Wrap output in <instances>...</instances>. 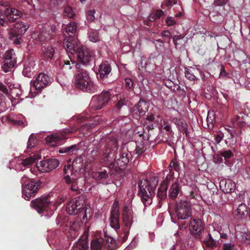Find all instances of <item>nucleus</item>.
Segmentation results:
<instances>
[{"label": "nucleus", "mask_w": 250, "mask_h": 250, "mask_svg": "<svg viewBox=\"0 0 250 250\" xmlns=\"http://www.w3.org/2000/svg\"><path fill=\"white\" fill-rule=\"evenodd\" d=\"M101 121V118L99 116H96L87 122L83 118L80 121V124L77 127H74L71 129H66L60 134H55L48 136L46 138V141L51 146L60 145L63 143L64 140L67 138L66 135L67 133H72L77 130L81 132H84L85 130L93 128L95 125L99 124Z\"/></svg>", "instance_id": "f257e3e1"}, {"label": "nucleus", "mask_w": 250, "mask_h": 250, "mask_svg": "<svg viewBox=\"0 0 250 250\" xmlns=\"http://www.w3.org/2000/svg\"><path fill=\"white\" fill-rule=\"evenodd\" d=\"M100 151L102 153L101 163L109 168L113 167V162L116 159L115 155L118 148V141L113 137L106 138L99 144Z\"/></svg>", "instance_id": "f03ea898"}, {"label": "nucleus", "mask_w": 250, "mask_h": 250, "mask_svg": "<svg viewBox=\"0 0 250 250\" xmlns=\"http://www.w3.org/2000/svg\"><path fill=\"white\" fill-rule=\"evenodd\" d=\"M158 184V178L152 176L143 179L138 184L139 195L145 206L150 205L152 202V196Z\"/></svg>", "instance_id": "7ed1b4c3"}, {"label": "nucleus", "mask_w": 250, "mask_h": 250, "mask_svg": "<svg viewBox=\"0 0 250 250\" xmlns=\"http://www.w3.org/2000/svg\"><path fill=\"white\" fill-rule=\"evenodd\" d=\"M76 68L78 73L75 76V84L76 87L83 91L90 93H95L98 91V87L91 80L87 72L81 68V65L77 63Z\"/></svg>", "instance_id": "20e7f679"}, {"label": "nucleus", "mask_w": 250, "mask_h": 250, "mask_svg": "<svg viewBox=\"0 0 250 250\" xmlns=\"http://www.w3.org/2000/svg\"><path fill=\"white\" fill-rule=\"evenodd\" d=\"M85 197L80 196L70 200L67 204L66 210L68 214L75 215L77 214L83 215V219L87 220V213L90 212V208H85ZM90 218V215L88 216Z\"/></svg>", "instance_id": "39448f33"}, {"label": "nucleus", "mask_w": 250, "mask_h": 250, "mask_svg": "<svg viewBox=\"0 0 250 250\" xmlns=\"http://www.w3.org/2000/svg\"><path fill=\"white\" fill-rule=\"evenodd\" d=\"M21 183L22 185V197L26 200H29L37 194L42 184L40 180L30 179L25 175L21 177Z\"/></svg>", "instance_id": "423d86ee"}, {"label": "nucleus", "mask_w": 250, "mask_h": 250, "mask_svg": "<svg viewBox=\"0 0 250 250\" xmlns=\"http://www.w3.org/2000/svg\"><path fill=\"white\" fill-rule=\"evenodd\" d=\"M21 12L13 7L0 9V27L6 28L8 29L10 24L21 18Z\"/></svg>", "instance_id": "0eeeda50"}, {"label": "nucleus", "mask_w": 250, "mask_h": 250, "mask_svg": "<svg viewBox=\"0 0 250 250\" xmlns=\"http://www.w3.org/2000/svg\"><path fill=\"white\" fill-rule=\"evenodd\" d=\"M52 201L50 194L42 195L31 202L30 206L34 208L38 213L42 214L51 210Z\"/></svg>", "instance_id": "6e6552de"}, {"label": "nucleus", "mask_w": 250, "mask_h": 250, "mask_svg": "<svg viewBox=\"0 0 250 250\" xmlns=\"http://www.w3.org/2000/svg\"><path fill=\"white\" fill-rule=\"evenodd\" d=\"M175 209L178 219L185 220L191 216L190 204L186 200L176 202Z\"/></svg>", "instance_id": "1a4fd4ad"}, {"label": "nucleus", "mask_w": 250, "mask_h": 250, "mask_svg": "<svg viewBox=\"0 0 250 250\" xmlns=\"http://www.w3.org/2000/svg\"><path fill=\"white\" fill-rule=\"evenodd\" d=\"M111 94L109 90L104 91L97 96L93 97L90 106L94 110H99L110 101Z\"/></svg>", "instance_id": "9d476101"}, {"label": "nucleus", "mask_w": 250, "mask_h": 250, "mask_svg": "<svg viewBox=\"0 0 250 250\" xmlns=\"http://www.w3.org/2000/svg\"><path fill=\"white\" fill-rule=\"evenodd\" d=\"M74 56L77 57L80 65L81 63L86 65L93 60L94 52L86 47L81 46Z\"/></svg>", "instance_id": "9b49d317"}, {"label": "nucleus", "mask_w": 250, "mask_h": 250, "mask_svg": "<svg viewBox=\"0 0 250 250\" xmlns=\"http://www.w3.org/2000/svg\"><path fill=\"white\" fill-rule=\"evenodd\" d=\"M3 59L1 68L5 72L11 71L17 63V57L13 49L7 50L4 54Z\"/></svg>", "instance_id": "f8f14e48"}, {"label": "nucleus", "mask_w": 250, "mask_h": 250, "mask_svg": "<svg viewBox=\"0 0 250 250\" xmlns=\"http://www.w3.org/2000/svg\"><path fill=\"white\" fill-rule=\"evenodd\" d=\"M189 229L193 237L196 239H200L204 232L203 224L199 218L192 219L190 221Z\"/></svg>", "instance_id": "ddd939ff"}, {"label": "nucleus", "mask_w": 250, "mask_h": 250, "mask_svg": "<svg viewBox=\"0 0 250 250\" xmlns=\"http://www.w3.org/2000/svg\"><path fill=\"white\" fill-rule=\"evenodd\" d=\"M63 44L67 53L74 56L82 46L72 35H69L64 40Z\"/></svg>", "instance_id": "4468645a"}, {"label": "nucleus", "mask_w": 250, "mask_h": 250, "mask_svg": "<svg viewBox=\"0 0 250 250\" xmlns=\"http://www.w3.org/2000/svg\"><path fill=\"white\" fill-rule=\"evenodd\" d=\"M70 175L66 174L64 177L66 183L69 185L72 191H75L78 194H81L83 188V179L82 178L79 179L71 178Z\"/></svg>", "instance_id": "2eb2a0df"}, {"label": "nucleus", "mask_w": 250, "mask_h": 250, "mask_svg": "<svg viewBox=\"0 0 250 250\" xmlns=\"http://www.w3.org/2000/svg\"><path fill=\"white\" fill-rule=\"evenodd\" d=\"M83 166V159L81 156L76 158L73 161L72 166L68 164L64 166L63 172L64 175H72L74 172L80 171Z\"/></svg>", "instance_id": "dca6fc26"}, {"label": "nucleus", "mask_w": 250, "mask_h": 250, "mask_svg": "<svg viewBox=\"0 0 250 250\" xmlns=\"http://www.w3.org/2000/svg\"><path fill=\"white\" fill-rule=\"evenodd\" d=\"M37 165L39 171L42 172H49L56 168L59 165V162L56 159H49L40 162Z\"/></svg>", "instance_id": "f3484780"}, {"label": "nucleus", "mask_w": 250, "mask_h": 250, "mask_svg": "<svg viewBox=\"0 0 250 250\" xmlns=\"http://www.w3.org/2000/svg\"><path fill=\"white\" fill-rule=\"evenodd\" d=\"M41 156L39 154H34L25 159H19L16 168L20 171L24 170L26 168H28L31 166L35 162L41 159Z\"/></svg>", "instance_id": "a211bd4d"}, {"label": "nucleus", "mask_w": 250, "mask_h": 250, "mask_svg": "<svg viewBox=\"0 0 250 250\" xmlns=\"http://www.w3.org/2000/svg\"><path fill=\"white\" fill-rule=\"evenodd\" d=\"M51 78L44 73H40L38 74L36 80L33 82V86L38 91L47 86L51 83Z\"/></svg>", "instance_id": "6ab92c4d"}, {"label": "nucleus", "mask_w": 250, "mask_h": 250, "mask_svg": "<svg viewBox=\"0 0 250 250\" xmlns=\"http://www.w3.org/2000/svg\"><path fill=\"white\" fill-rule=\"evenodd\" d=\"M29 26L28 23L21 21H18L14 24L13 28L9 30V33L11 36L14 37L22 36L29 28Z\"/></svg>", "instance_id": "aec40b11"}, {"label": "nucleus", "mask_w": 250, "mask_h": 250, "mask_svg": "<svg viewBox=\"0 0 250 250\" xmlns=\"http://www.w3.org/2000/svg\"><path fill=\"white\" fill-rule=\"evenodd\" d=\"M172 122L176 125L180 132L185 134L186 138H191L190 128L184 119L175 117L172 119Z\"/></svg>", "instance_id": "412c9836"}, {"label": "nucleus", "mask_w": 250, "mask_h": 250, "mask_svg": "<svg viewBox=\"0 0 250 250\" xmlns=\"http://www.w3.org/2000/svg\"><path fill=\"white\" fill-rule=\"evenodd\" d=\"M133 212L125 206L122 212V220L127 229H129L133 223Z\"/></svg>", "instance_id": "4be33fe9"}, {"label": "nucleus", "mask_w": 250, "mask_h": 250, "mask_svg": "<svg viewBox=\"0 0 250 250\" xmlns=\"http://www.w3.org/2000/svg\"><path fill=\"white\" fill-rule=\"evenodd\" d=\"M111 71V66L107 61L102 62L98 68V74L100 79L104 81V79L108 77ZM102 83L105 84L106 83Z\"/></svg>", "instance_id": "5701e85b"}, {"label": "nucleus", "mask_w": 250, "mask_h": 250, "mask_svg": "<svg viewBox=\"0 0 250 250\" xmlns=\"http://www.w3.org/2000/svg\"><path fill=\"white\" fill-rule=\"evenodd\" d=\"M42 57L46 61L52 60L55 54L54 48L49 44L42 43Z\"/></svg>", "instance_id": "b1692460"}, {"label": "nucleus", "mask_w": 250, "mask_h": 250, "mask_svg": "<svg viewBox=\"0 0 250 250\" xmlns=\"http://www.w3.org/2000/svg\"><path fill=\"white\" fill-rule=\"evenodd\" d=\"M220 187L225 193H230L235 190V184L230 180L222 179L220 182Z\"/></svg>", "instance_id": "393cba45"}, {"label": "nucleus", "mask_w": 250, "mask_h": 250, "mask_svg": "<svg viewBox=\"0 0 250 250\" xmlns=\"http://www.w3.org/2000/svg\"><path fill=\"white\" fill-rule=\"evenodd\" d=\"M217 246V240L214 236L213 238L211 234L208 233L206 239L202 242V247L204 250H212Z\"/></svg>", "instance_id": "a878e982"}, {"label": "nucleus", "mask_w": 250, "mask_h": 250, "mask_svg": "<svg viewBox=\"0 0 250 250\" xmlns=\"http://www.w3.org/2000/svg\"><path fill=\"white\" fill-rule=\"evenodd\" d=\"M182 194L181 190V187L178 182H173L168 190V197L169 198L175 200L178 195Z\"/></svg>", "instance_id": "bb28decb"}, {"label": "nucleus", "mask_w": 250, "mask_h": 250, "mask_svg": "<svg viewBox=\"0 0 250 250\" xmlns=\"http://www.w3.org/2000/svg\"><path fill=\"white\" fill-rule=\"evenodd\" d=\"M249 211L245 204L241 203L233 212V215L237 219H243L248 214Z\"/></svg>", "instance_id": "cd10ccee"}, {"label": "nucleus", "mask_w": 250, "mask_h": 250, "mask_svg": "<svg viewBox=\"0 0 250 250\" xmlns=\"http://www.w3.org/2000/svg\"><path fill=\"white\" fill-rule=\"evenodd\" d=\"M119 217V212L118 208L115 207L113 209H112L110 217V225L112 228L115 229H119L120 227Z\"/></svg>", "instance_id": "c85d7f7f"}, {"label": "nucleus", "mask_w": 250, "mask_h": 250, "mask_svg": "<svg viewBox=\"0 0 250 250\" xmlns=\"http://www.w3.org/2000/svg\"><path fill=\"white\" fill-rule=\"evenodd\" d=\"M129 161V154L127 150H123L120 153V157L117 160V165L120 169L126 167Z\"/></svg>", "instance_id": "c756f323"}, {"label": "nucleus", "mask_w": 250, "mask_h": 250, "mask_svg": "<svg viewBox=\"0 0 250 250\" xmlns=\"http://www.w3.org/2000/svg\"><path fill=\"white\" fill-rule=\"evenodd\" d=\"M53 38V35L50 33L49 30H46L42 26L41 31L37 34L36 39L40 42L48 41Z\"/></svg>", "instance_id": "7c9ffc66"}, {"label": "nucleus", "mask_w": 250, "mask_h": 250, "mask_svg": "<svg viewBox=\"0 0 250 250\" xmlns=\"http://www.w3.org/2000/svg\"><path fill=\"white\" fill-rule=\"evenodd\" d=\"M187 197L190 199L199 200L201 198V195L199 194V190L198 188L195 186H190L187 189Z\"/></svg>", "instance_id": "2f4dec72"}, {"label": "nucleus", "mask_w": 250, "mask_h": 250, "mask_svg": "<svg viewBox=\"0 0 250 250\" xmlns=\"http://www.w3.org/2000/svg\"><path fill=\"white\" fill-rule=\"evenodd\" d=\"M167 187L166 185H160L157 192V196L158 198L159 205L161 207L163 201L167 199Z\"/></svg>", "instance_id": "473e14b6"}, {"label": "nucleus", "mask_w": 250, "mask_h": 250, "mask_svg": "<svg viewBox=\"0 0 250 250\" xmlns=\"http://www.w3.org/2000/svg\"><path fill=\"white\" fill-rule=\"evenodd\" d=\"M106 245L103 238H97L92 240L91 249L92 250H104Z\"/></svg>", "instance_id": "72a5a7b5"}, {"label": "nucleus", "mask_w": 250, "mask_h": 250, "mask_svg": "<svg viewBox=\"0 0 250 250\" xmlns=\"http://www.w3.org/2000/svg\"><path fill=\"white\" fill-rule=\"evenodd\" d=\"M79 150L77 145H74L69 146H65L60 148L59 152L60 153H68L69 155H75Z\"/></svg>", "instance_id": "f704fd0d"}, {"label": "nucleus", "mask_w": 250, "mask_h": 250, "mask_svg": "<svg viewBox=\"0 0 250 250\" xmlns=\"http://www.w3.org/2000/svg\"><path fill=\"white\" fill-rule=\"evenodd\" d=\"M105 240L104 243L106 245V248L110 250H112L116 247V241L112 237L108 236L106 233L104 232Z\"/></svg>", "instance_id": "c9c22d12"}, {"label": "nucleus", "mask_w": 250, "mask_h": 250, "mask_svg": "<svg viewBox=\"0 0 250 250\" xmlns=\"http://www.w3.org/2000/svg\"><path fill=\"white\" fill-rule=\"evenodd\" d=\"M77 64V63L75 64L74 62H71V63H70V62L69 60H64L63 61V62H61L60 63V66H62V69L64 71L66 72L71 70L74 66L76 67V65Z\"/></svg>", "instance_id": "e433bc0d"}, {"label": "nucleus", "mask_w": 250, "mask_h": 250, "mask_svg": "<svg viewBox=\"0 0 250 250\" xmlns=\"http://www.w3.org/2000/svg\"><path fill=\"white\" fill-rule=\"evenodd\" d=\"M137 106V108L140 110V114L145 115L147 111V105L146 102L143 99H140L138 103L134 105Z\"/></svg>", "instance_id": "4c0bfd02"}, {"label": "nucleus", "mask_w": 250, "mask_h": 250, "mask_svg": "<svg viewBox=\"0 0 250 250\" xmlns=\"http://www.w3.org/2000/svg\"><path fill=\"white\" fill-rule=\"evenodd\" d=\"M174 182H177V179L174 176V172L169 169V174H168L166 179L163 181V183L161 184L162 185H166L168 188V185L170 183L172 184Z\"/></svg>", "instance_id": "58836bf2"}, {"label": "nucleus", "mask_w": 250, "mask_h": 250, "mask_svg": "<svg viewBox=\"0 0 250 250\" xmlns=\"http://www.w3.org/2000/svg\"><path fill=\"white\" fill-rule=\"evenodd\" d=\"M215 120V114L214 111L209 110L208 113L207 122L208 127H212Z\"/></svg>", "instance_id": "ea45409f"}, {"label": "nucleus", "mask_w": 250, "mask_h": 250, "mask_svg": "<svg viewBox=\"0 0 250 250\" xmlns=\"http://www.w3.org/2000/svg\"><path fill=\"white\" fill-rule=\"evenodd\" d=\"M93 178L97 181L105 179L108 177V173L104 169L99 172H95L93 175Z\"/></svg>", "instance_id": "a19ab883"}, {"label": "nucleus", "mask_w": 250, "mask_h": 250, "mask_svg": "<svg viewBox=\"0 0 250 250\" xmlns=\"http://www.w3.org/2000/svg\"><path fill=\"white\" fill-rule=\"evenodd\" d=\"M32 64V63L28 62L24 65L22 74L25 77H31L32 70L33 69Z\"/></svg>", "instance_id": "79ce46f5"}, {"label": "nucleus", "mask_w": 250, "mask_h": 250, "mask_svg": "<svg viewBox=\"0 0 250 250\" xmlns=\"http://www.w3.org/2000/svg\"><path fill=\"white\" fill-rule=\"evenodd\" d=\"M77 28V23L75 22H70L65 28V32L67 34H69V33L74 34L76 32Z\"/></svg>", "instance_id": "37998d69"}, {"label": "nucleus", "mask_w": 250, "mask_h": 250, "mask_svg": "<svg viewBox=\"0 0 250 250\" xmlns=\"http://www.w3.org/2000/svg\"><path fill=\"white\" fill-rule=\"evenodd\" d=\"M146 148L145 147L143 143L136 144V148L134 151L136 154L138 155H141L146 151Z\"/></svg>", "instance_id": "c03bdc74"}, {"label": "nucleus", "mask_w": 250, "mask_h": 250, "mask_svg": "<svg viewBox=\"0 0 250 250\" xmlns=\"http://www.w3.org/2000/svg\"><path fill=\"white\" fill-rule=\"evenodd\" d=\"M170 167L169 169H171V171L175 170L176 172H179L181 169L180 164L176 159L172 160L169 166Z\"/></svg>", "instance_id": "a18cd8bd"}, {"label": "nucleus", "mask_w": 250, "mask_h": 250, "mask_svg": "<svg viewBox=\"0 0 250 250\" xmlns=\"http://www.w3.org/2000/svg\"><path fill=\"white\" fill-rule=\"evenodd\" d=\"M241 240L244 244L250 245V232H241Z\"/></svg>", "instance_id": "49530a36"}, {"label": "nucleus", "mask_w": 250, "mask_h": 250, "mask_svg": "<svg viewBox=\"0 0 250 250\" xmlns=\"http://www.w3.org/2000/svg\"><path fill=\"white\" fill-rule=\"evenodd\" d=\"M36 143L37 140L36 137L33 134H31L28 139V141L27 145V148L29 149L34 147L36 146Z\"/></svg>", "instance_id": "de8ad7c7"}, {"label": "nucleus", "mask_w": 250, "mask_h": 250, "mask_svg": "<svg viewBox=\"0 0 250 250\" xmlns=\"http://www.w3.org/2000/svg\"><path fill=\"white\" fill-rule=\"evenodd\" d=\"M89 39L91 42H97L100 40L98 32L96 30L92 31L89 33Z\"/></svg>", "instance_id": "09e8293b"}, {"label": "nucleus", "mask_w": 250, "mask_h": 250, "mask_svg": "<svg viewBox=\"0 0 250 250\" xmlns=\"http://www.w3.org/2000/svg\"><path fill=\"white\" fill-rule=\"evenodd\" d=\"M64 14L69 18H73L75 16L72 7L69 6L65 7L64 9Z\"/></svg>", "instance_id": "8fccbe9b"}, {"label": "nucleus", "mask_w": 250, "mask_h": 250, "mask_svg": "<svg viewBox=\"0 0 250 250\" xmlns=\"http://www.w3.org/2000/svg\"><path fill=\"white\" fill-rule=\"evenodd\" d=\"M131 112L132 113V117L136 119H138L140 118L141 116L144 115L140 114V110L138 109V108H137V106H134L131 108Z\"/></svg>", "instance_id": "3c124183"}, {"label": "nucleus", "mask_w": 250, "mask_h": 250, "mask_svg": "<svg viewBox=\"0 0 250 250\" xmlns=\"http://www.w3.org/2000/svg\"><path fill=\"white\" fill-rule=\"evenodd\" d=\"M43 27L45 29L49 30L50 33H51V34L53 35V37L54 36V34L57 33L58 31L56 26L54 24L49 25L48 24H45Z\"/></svg>", "instance_id": "603ef678"}, {"label": "nucleus", "mask_w": 250, "mask_h": 250, "mask_svg": "<svg viewBox=\"0 0 250 250\" xmlns=\"http://www.w3.org/2000/svg\"><path fill=\"white\" fill-rule=\"evenodd\" d=\"M220 155L225 159H229L233 156L232 152L230 150H225L220 152Z\"/></svg>", "instance_id": "864d4df0"}, {"label": "nucleus", "mask_w": 250, "mask_h": 250, "mask_svg": "<svg viewBox=\"0 0 250 250\" xmlns=\"http://www.w3.org/2000/svg\"><path fill=\"white\" fill-rule=\"evenodd\" d=\"M185 76L190 81H194L197 79L196 77L194 75L192 70L190 69H187L186 70Z\"/></svg>", "instance_id": "5fc2aeb1"}, {"label": "nucleus", "mask_w": 250, "mask_h": 250, "mask_svg": "<svg viewBox=\"0 0 250 250\" xmlns=\"http://www.w3.org/2000/svg\"><path fill=\"white\" fill-rule=\"evenodd\" d=\"M170 250H186V247L185 244L179 242L174 245Z\"/></svg>", "instance_id": "6e6d98bb"}, {"label": "nucleus", "mask_w": 250, "mask_h": 250, "mask_svg": "<svg viewBox=\"0 0 250 250\" xmlns=\"http://www.w3.org/2000/svg\"><path fill=\"white\" fill-rule=\"evenodd\" d=\"M95 13V10H89L86 12V19L87 21L92 22L94 21L95 18L94 16V14Z\"/></svg>", "instance_id": "4d7b16f0"}, {"label": "nucleus", "mask_w": 250, "mask_h": 250, "mask_svg": "<svg viewBox=\"0 0 250 250\" xmlns=\"http://www.w3.org/2000/svg\"><path fill=\"white\" fill-rule=\"evenodd\" d=\"M127 102V100L125 98L120 99L116 104V108L117 110H120L123 106L126 104Z\"/></svg>", "instance_id": "13d9d810"}, {"label": "nucleus", "mask_w": 250, "mask_h": 250, "mask_svg": "<svg viewBox=\"0 0 250 250\" xmlns=\"http://www.w3.org/2000/svg\"><path fill=\"white\" fill-rule=\"evenodd\" d=\"M223 250H238L237 247L230 243L224 244L223 246Z\"/></svg>", "instance_id": "bf43d9fd"}, {"label": "nucleus", "mask_w": 250, "mask_h": 250, "mask_svg": "<svg viewBox=\"0 0 250 250\" xmlns=\"http://www.w3.org/2000/svg\"><path fill=\"white\" fill-rule=\"evenodd\" d=\"M240 117L237 115L236 117L233 119V122L234 124L237 125L239 127H242L244 125V122L243 121H240Z\"/></svg>", "instance_id": "052dcab7"}, {"label": "nucleus", "mask_w": 250, "mask_h": 250, "mask_svg": "<svg viewBox=\"0 0 250 250\" xmlns=\"http://www.w3.org/2000/svg\"><path fill=\"white\" fill-rule=\"evenodd\" d=\"M146 128L148 130V140H149L150 137L151 136V132L150 131H152L154 128V125L151 122H148L146 124Z\"/></svg>", "instance_id": "680f3d73"}, {"label": "nucleus", "mask_w": 250, "mask_h": 250, "mask_svg": "<svg viewBox=\"0 0 250 250\" xmlns=\"http://www.w3.org/2000/svg\"><path fill=\"white\" fill-rule=\"evenodd\" d=\"M0 91L2 92L7 97H9L10 96L9 90L7 89V86L0 82Z\"/></svg>", "instance_id": "e2e57ef3"}, {"label": "nucleus", "mask_w": 250, "mask_h": 250, "mask_svg": "<svg viewBox=\"0 0 250 250\" xmlns=\"http://www.w3.org/2000/svg\"><path fill=\"white\" fill-rule=\"evenodd\" d=\"M22 36H19L17 37H14L11 36V40L13 41V42L16 45L20 44L23 41V40L21 38Z\"/></svg>", "instance_id": "0e129e2a"}, {"label": "nucleus", "mask_w": 250, "mask_h": 250, "mask_svg": "<svg viewBox=\"0 0 250 250\" xmlns=\"http://www.w3.org/2000/svg\"><path fill=\"white\" fill-rule=\"evenodd\" d=\"M229 0H214V4L215 6H223L226 4Z\"/></svg>", "instance_id": "69168bd1"}, {"label": "nucleus", "mask_w": 250, "mask_h": 250, "mask_svg": "<svg viewBox=\"0 0 250 250\" xmlns=\"http://www.w3.org/2000/svg\"><path fill=\"white\" fill-rule=\"evenodd\" d=\"M133 85V82L132 81L131 79L129 78H126L125 79V86L126 88L128 89H131Z\"/></svg>", "instance_id": "338daca9"}, {"label": "nucleus", "mask_w": 250, "mask_h": 250, "mask_svg": "<svg viewBox=\"0 0 250 250\" xmlns=\"http://www.w3.org/2000/svg\"><path fill=\"white\" fill-rule=\"evenodd\" d=\"M98 155V151L97 148H94L90 153L88 154V155L93 159H95Z\"/></svg>", "instance_id": "774afa93"}]
</instances>
